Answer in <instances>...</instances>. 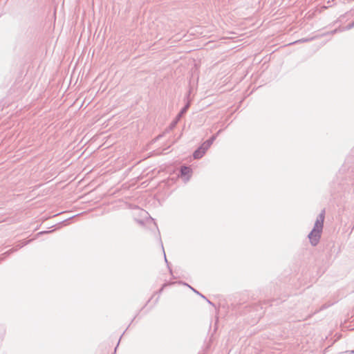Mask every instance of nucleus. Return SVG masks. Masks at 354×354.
I'll return each mask as SVG.
<instances>
[{
	"instance_id": "nucleus-4",
	"label": "nucleus",
	"mask_w": 354,
	"mask_h": 354,
	"mask_svg": "<svg viewBox=\"0 0 354 354\" xmlns=\"http://www.w3.org/2000/svg\"><path fill=\"white\" fill-rule=\"evenodd\" d=\"M190 106V103L188 102L183 108L181 109L180 111L178 113V114L176 115L174 120L171 122V123L169 125V129H173L178 122V121L180 120L181 117L187 111L189 107Z\"/></svg>"
},
{
	"instance_id": "nucleus-6",
	"label": "nucleus",
	"mask_w": 354,
	"mask_h": 354,
	"mask_svg": "<svg viewBox=\"0 0 354 354\" xmlns=\"http://www.w3.org/2000/svg\"><path fill=\"white\" fill-rule=\"evenodd\" d=\"M30 241L31 240H29L28 241H24L23 243H18L17 245H16V246L14 248L10 249V250L7 251L3 255L5 256V257L8 256L12 252H13L15 251H17L18 249L21 248L24 245H27Z\"/></svg>"
},
{
	"instance_id": "nucleus-3",
	"label": "nucleus",
	"mask_w": 354,
	"mask_h": 354,
	"mask_svg": "<svg viewBox=\"0 0 354 354\" xmlns=\"http://www.w3.org/2000/svg\"><path fill=\"white\" fill-rule=\"evenodd\" d=\"M322 223L317 222L310 234H309V239L313 245H315L319 242L321 232L322 231Z\"/></svg>"
},
{
	"instance_id": "nucleus-1",
	"label": "nucleus",
	"mask_w": 354,
	"mask_h": 354,
	"mask_svg": "<svg viewBox=\"0 0 354 354\" xmlns=\"http://www.w3.org/2000/svg\"><path fill=\"white\" fill-rule=\"evenodd\" d=\"M221 131V129L218 130L216 134L212 136L208 140L205 141L197 149L194 151L193 153V157L194 159L201 158L204 156L207 150L209 148V147L216 139V136L220 133Z\"/></svg>"
},
{
	"instance_id": "nucleus-9",
	"label": "nucleus",
	"mask_w": 354,
	"mask_h": 354,
	"mask_svg": "<svg viewBox=\"0 0 354 354\" xmlns=\"http://www.w3.org/2000/svg\"><path fill=\"white\" fill-rule=\"evenodd\" d=\"M52 231H44V232H39V234H46V233H49V232H51Z\"/></svg>"
},
{
	"instance_id": "nucleus-5",
	"label": "nucleus",
	"mask_w": 354,
	"mask_h": 354,
	"mask_svg": "<svg viewBox=\"0 0 354 354\" xmlns=\"http://www.w3.org/2000/svg\"><path fill=\"white\" fill-rule=\"evenodd\" d=\"M192 169L189 167L185 165L181 166L180 169V176L182 178H184L185 181H188L189 180L190 174H192Z\"/></svg>"
},
{
	"instance_id": "nucleus-8",
	"label": "nucleus",
	"mask_w": 354,
	"mask_h": 354,
	"mask_svg": "<svg viewBox=\"0 0 354 354\" xmlns=\"http://www.w3.org/2000/svg\"><path fill=\"white\" fill-rule=\"evenodd\" d=\"M215 326H216V329H218V317H216Z\"/></svg>"
},
{
	"instance_id": "nucleus-7",
	"label": "nucleus",
	"mask_w": 354,
	"mask_h": 354,
	"mask_svg": "<svg viewBox=\"0 0 354 354\" xmlns=\"http://www.w3.org/2000/svg\"><path fill=\"white\" fill-rule=\"evenodd\" d=\"M185 284L186 286H187L188 287H189L195 293H196L197 295H200L201 297L204 298L205 299H207V298L204 295H203L201 293H200L198 291H197L196 290H195L194 288H193L192 287H191L188 284H187V283H185Z\"/></svg>"
},
{
	"instance_id": "nucleus-2",
	"label": "nucleus",
	"mask_w": 354,
	"mask_h": 354,
	"mask_svg": "<svg viewBox=\"0 0 354 354\" xmlns=\"http://www.w3.org/2000/svg\"><path fill=\"white\" fill-rule=\"evenodd\" d=\"M221 131V129L218 130L216 134L212 136L208 140L205 141L197 149L194 151L193 153V157L194 159L201 158L204 156L207 150L209 148V147L216 139V136L220 133Z\"/></svg>"
},
{
	"instance_id": "nucleus-10",
	"label": "nucleus",
	"mask_w": 354,
	"mask_h": 354,
	"mask_svg": "<svg viewBox=\"0 0 354 354\" xmlns=\"http://www.w3.org/2000/svg\"><path fill=\"white\" fill-rule=\"evenodd\" d=\"M164 256H165V262H166L167 263H168V261H167V258H166V255H165V254H164Z\"/></svg>"
},
{
	"instance_id": "nucleus-11",
	"label": "nucleus",
	"mask_w": 354,
	"mask_h": 354,
	"mask_svg": "<svg viewBox=\"0 0 354 354\" xmlns=\"http://www.w3.org/2000/svg\"><path fill=\"white\" fill-rule=\"evenodd\" d=\"M206 300H207V301L209 304H212V305H214V304H212L209 300H208L207 299Z\"/></svg>"
}]
</instances>
